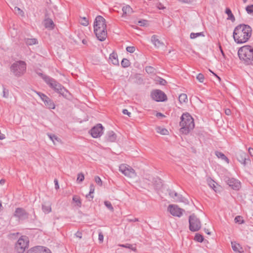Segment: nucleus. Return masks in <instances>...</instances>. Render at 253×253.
Returning a JSON list of instances; mask_svg holds the SVG:
<instances>
[{
  "label": "nucleus",
  "instance_id": "f257e3e1",
  "mask_svg": "<svg viewBox=\"0 0 253 253\" xmlns=\"http://www.w3.org/2000/svg\"><path fill=\"white\" fill-rule=\"evenodd\" d=\"M38 75L56 92L65 98L67 97L68 94L69 93L68 90H66L61 84L56 82L54 79L46 75L43 74L42 73H39Z\"/></svg>",
  "mask_w": 253,
  "mask_h": 253
},
{
  "label": "nucleus",
  "instance_id": "f03ea898",
  "mask_svg": "<svg viewBox=\"0 0 253 253\" xmlns=\"http://www.w3.org/2000/svg\"><path fill=\"white\" fill-rule=\"evenodd\" d=\"M179 125L181 126L180 131L184 134H187L192 130L195 126L194 119L188 113H183L181 116Z\"/></svg>",
  "mask_w": 253,
  "mask_h": 253
},
{
  "label": "nucleus",
  "instance_id": "7ed1b4c3",
  "mask_svg": "<svg viewBox=\"0 0 253 253\" xmlns=\"http://www.w3.org/2000/svg\"><path fill=\"white\" fill-rule=\"evenodd\" d=\"M239 58L247 65H253V47L247 45L239 48L238 51Z\"/></svg>",
  "mask_w": 253,
  "mask_h": 253
},
{
  "label": "nucleus",
  "instance_id": "20e7f679",
  "mask_svg": "<svg viewBox=\"0 0 253 253\" xmlns=\"http://www.w3.org/2000/svg\"><path fill=\"white\" fill-rule=\"evenodd\" d=\"M26 64L23 61H18L13 63L10 66V71L16 77H20L26 72Z\"/></svg>",
  "mask_w": 253,
  "mask_h": 253
},
{
  "label": "nucleus",
  "instance_id": "39448f33",
  "mask_svg": "<svg viewBox=\"0 0 253 253\" xmlns=\"http://www.w3.org/2000/svg\"><path fill=\"white\" fill-rule=\"evenodd\" d=\"M94 32H107L105 19L100 15H98L93 23Z\"/></svg>",
  "mask_w": 253,
  "mask_h": 253
},
{
  "label": "nucleus",
  "instance_id": "423d86ee",
  "mask_svg": "<svg viewBox=\"0 0 253 253\" xmlns=\"http://www.w3.org/2000/svg\"><path fill=\"white\" fill-rule=\"evenodd\" d=\"M29 243L28 238L26 236H22L16 243L15 250L17 253H24L28 247Z\"/></svg>",
  "mask_w": 253,
  "mask_h": 253
},
{
  "label": "nucleus",
  "instance_id": "0eeeda50",
  "mask_svg": "<svg viewBox=\"0 0 253 253\" xmlns=\"http://www.w3.org/2000/svg\"><path fill=\"white\" fill-rule=\"evenodd\" d=\"M189 229L192 232L198 231L201 227V223L199 219L193 213L189 217Z\"/></svg>",
  "mask_w": 253,
  "mask_h": 253
},
{
  "label": "nucleus",
  "instance_id": "6e6552de",
  "mask_svg": "<svg viewBox=\"0 0 253 253\" xmlns=\"http://www.w3.org/2000/svg\"><path fill=\"white\" fill-rule=\"evenodd\" d=\"M252 33H233L234 39L238 43L246 42L251 37Z\"/></svg>",
  "mask_w": 253,
  "mask_h": 253
},
{
  "label": "nucleus",
  "instance_id": "1a4fd4ad",
  "mask_svg": "<svg viewBox=\"0 0 253 253\" xmlns=\"http://www.w3.org/2000/svg\"><path fill=\"white\" fill-rule=\"evenodd\" d=\"M152 98L157 102H163L167 100L166 94L162 90L156 89L151 93Z\"/></svg>",
  "mask_w": 253,
  "mask_h": 253
},
{
  "label": "nucleus",
  "instance_id": "9d476101",
  "mask_svg": "<svg viewBox=\"0 0 253 253\" xmlns=\"http://www.w3.org/2000/svg\"><path fill=\"white\" fill-rule=\"evenodd\" d=\"M119 170L128 177H132L136 175L134 170L126 164H121L119 167Z\"/></svg>",
  "mask_w": 253,
  "mask_h": 253
},
{
  "label": "nucleus",
  "instance_id": "9b49d317",
  "mask_svg": "<svg viewBox=\"0 0 253 253\" xmlns=\"http://www.w3.org/2000/svg\"><path fill=\"white\" fill-rule=\"evenodd\" d=\"M35 92L41 97L46 108L49 109H54L55 108V104L50 98L41 92H38L36 91Z\"/></svg>",
  "mask_w": 253,
  "mask_h": 253
},
{
  "label": "nucleus",
  "instance_id": "f8f14e48",
  "mask_svg": "<svg viewBox=\"0 0 253 253\" xmlns=\"http://www.w3.org/2000/svg\"><path fill=\"white\" fill-rule=\"evenodd\" d=\"M168 211L174 216L180 217L183 214L184 210L180 208L177 205H170L168 208Z\"/></svg>",
  "mask_w": 253,
  "mask_h": 253
},
{
  "label": "nucleus",
  "instance_id": "ddd939ff",
  "mask_svg": "<svg viewBox=\"0 0 253 253\" xmlns=\"http://www.w3.org/2000/svg\"><path fill=\"white\" fill-rule=\"evenodd\" d=\"M103 127L102 125L99 124L94 126L90 130V134L94 138L100 137L103 133Z\"/></svg>",
  "mask_w": 253,
  "mask_h": 253
},
{
  "label": "nucleus",
  "instance_id": "4468645a",
  "mask_svg": "<svg viewBox=\"0 0 253 253\" xmlns=\"http://www.w3.org/2000/svg\"><path fill=\"white\" fill-rule=\"evenodd\" d=\"M225 180L226 183L233 190H238L240 188V182L234 178L227 177Z\"/></svg>",
  "mask_w": 253,
  "mask_h": 253
},
{
  "label": "nucleus",
  "instance_id": "2eb2a0df",
  "mask_svg": "<svg viewBox=\"0 0 253 253\" xmlns=\"http://www.w3.org/2000/svg\"><path fill=\"white\" fill-rule=\"evenodd\" d=\"M237 159L239 162L246 166L247 161H250L249 156L247 153L241 151L237 154Z\"/></svg>",
  "mask_w": 253,
  "mask_h": 253
},
{
  "label": "nucleus",
  "instance_id": "dca6fc26",
  "mask_svg": "<svg viewBox=\"0 0 253 253\" xmlns=\"http://www.w3.org/2000/svg\"><path fill=\"white\" fill-rule=\"evenodd\" d=\"M233 32H252V29L249 25L242 24L236 26Z\"/></svg>",
  "mask_w": 253,
  "mask_h": 253
},
{
  "label": "nucleus",
  "instance_id": "f3484780",
  "mask_svg": "<svg viewBox=\"0 0 253 253\" xmlns=\"http://www.w3.org/2000/svg\"><path fill=\"white\" fill-rule=\"evenodd\" d=\"M14 216L20 219H24L27 217V214L24 209L17 208L14 212Z\"/></svg>",
  "mask_w": 253,
  "mask_h": 253
},
{
  "label": "nucleus",
  "instance_id": "a211bd4d",
  "mask_svg": "<svg viewBox=\"0 0 253 253\" xmlns=\"http://www.w3.org/2000/svg\"><path fill=\"white\" fill-rule=\"evenodd\" d=\"M43 24L45 27L48 30H52L55 26L52 20L47 17L46 15H45V18L43 22Z\"/></svg>",
  "mask_w": 253,
  "mask_h": 253
},
{
  "label": "nucleus",
  "instance_id": "6ab92c4d",
  "mask_svg": "<svg viewBox=\"0 0 253 253\" xmlns=\"http://www.w3.org/2000/svg\"><path fill=\"white\" fill-rule=\"evenodd\" d=\"M152 42L156 47H160L164 45L163 40L159 38L158 36L153 35L151 39Z\"/></svg>",
  "mask_w": 253,
  "mask_h": 253
},
{
  "label": "nucleus",
  "instance_id": "aec40b11",
  "mask_svg": "<svg viewBox=\"0 0 253 253\" xmlns=\"http://www.w3.org/2000/svg\"><path fill=\"white\" fill-rule=\"evenodd\" d=\"M33 253H51L48 249L44 248L42 246H36L33 248Z\"/></svg>",
  "mask_w": 253,
  "mask_h": 253
},
{
  "label": "nucleus",
  "instance_id": "412c9836",
  "mask_svg": "<svg viewBox=\"0 0 253 253\" xmlns=\"http://www.w3.org/2000/svg\"><path fill=\"white\" fill-rule=\"evenodd\" d=\"M122 10L123 12V17L130 15L133 12L132 8L128 5L124 6L122 8Z\"/></svg>",
  "mask_w": 253,
  "mask_h": 253
},
{
  "label": "nucleus",
  "instance_id": "4be33fe9",
  "mask_svg": "<svg viewBox=\"0 0 253 253\" xmlns=\"http://www.w3.org/2000/svg\"><path fill=\"white\" fill-rule=\"evenodd\" d=\"M116 134L113 131H109L108 132L106 136L107 141L110 142H114L116 139Z\"/></svg>",
  "mask_w": 253,
  "mask_h": 253
},
{
  "label": "nucleus",
  "instance_id": "5701e85b",
  "mask_svg": "<svg viewBox=\"0 0 253 253\" xmlns=\"http://www.w3.org/2000/svg\"><path fill=\"white\" fill-rule=\"evenodd\" d=\"M109 58L112 61V62L114 65H119L118 55L117 53L113 52L112 53L110 54Z\"/></svg>",
  "mask_w": 253,
  "mask_h": 253
},
{
  "label": "nucleus",
  "instance_id": "b1692460",
  "mask_svg": "<svg viewBox=\"0 0 253 253\" xmlns=\"http://www.w3.org/2000/svg\"><path fill=\"white\" fill-rule=\"evenodd\" d=\"M44 212L49 213L51 211V204L49 202H45L42 206Z\"/></svg>",
  "mask_w": 253,
  "mask_h": 253
},
{
  "label": "nucleus",
  "instance_id": "393cba45",
  "mask_svg": "<svg viewBox=\"0 0 253 253\" xmlns=\"http://www.w3.org/2000/svg\"><path fill=\"white\" fill-rule=\"evenodd\" d=\"M96 37L100 41H104L107 37V33H94Z\"/></svg>",
  "mask_w": 253,
  "mask_h": 253
},
{
  "label": "nucleus",
  "instance_id": "a878e982",
  "mask_svg": "<svg viewBox=\"0 0 253 253\" xmlns=\"http://www.w3.org/2000/svg\"><path fill=\"white\" fill-rule=\"evenodd\" d=\"M215 155L218 158L225 161L227 163H229V160L228 158L222 152L219 151H216L215 152Z\"/></svg>",
  "mask_w": 253,
  "mask_h": 253
},
{
  "label": "nucleus",
  "instance_id": "bb28decb",
  "mask_svg": "<svg viewBox=\"0 0 253 253\" xmlns=\"http://www.w3.org/2000/svg\"><path fill=\"white\" fill-rule=\"evenodd\" d=\"M225 13L228 15L227 19L231 20L232 22L235 21V17L232 14V11L230 8H226L225 10Z\"/></svg>",
  "mask_w": 253,
  "mask_h": 253
},
{
  "label": "nucleus",
  "instance_id": "cd10ccee",
  "mask_svg": "<svg viewBox=\"0 0 253 253\" xmlns=\"http://www.w3.org/2000/svg\"><path fill=\"white\" fill-rule=\"evenodd\" d=\"M12 10L16 15L21 17L24 16V11L18 7L15 6Z\"/></svg>",
  "mask_w": 253,
  "mask_h": 253
},
{
  "label": "nucleus",
  "instance_id": "c85d7f7f",
  "mask_svg": "<svg viewBox=\"0 0 253 253\" xmlns=\"http://www.w3.org/2000/svg\"><path fill=\"white\" fill-rule=\"evenodd\" d=\"M89 193L88 195H87L86 196V197L87 198H90L91 199V200H92L93 198V196L91 195L92 194H93L94 192V190H95V188H94V186L93 185V184H90V186H89ZM89 201H90V199H89Z\"/></svg>",
  "mask_w": 253,
  "mask_h": 253
},
{
  "label": "nucleus",
  "instance_id": "c756f323",
  "mask_svg": "<svg viewBox=\"0 0 253 253\" xmlns=\"http://www.w3.org/2000/svg\"><path fill=\"white\" fill-rule=\"evenodd\" d=\"M232 249L235 252H238L240 253L244 252L243 250H239V247H240V245L239 244H237L235 242H231Z\"/></svg>",
  "mask_w": 253,
  "mask_h": 253
},
{
  "label": "nucleus",
  "instance_id": "7c9ffc66",
  "mask_svg": "<svg viewBox=\"0 0 253 253\" xmlns=\"http://www.w3.org/2000/svg\"><path fill=\"white\" fill-rule=\"evenodd\" d=\"M73 201L74 202H75L76 204V205L79 207H81L82 206V202L80 199V198L79 196L77 195H74L73 197Z\"/></svg>",
  "mask_w": 253,
  "mask_h": 253
},
{
  "label": "nucleus",
  "instance_id": "2f4dec72",
  "mask_svg": "<svg viewBox=\"0 0 253 253\" xmlns=\"http://www.w3.org/2000/svg\"><path fill=\"white\" fill-rule=\"evenodd\" d=\"M130 63L128 59H126V58H124L122 60L121 65L123 67H124V68L128 67L130 66Z\"/></svg>",
  "mask_w": 253,
  "mask_h": 253
},
{
  "label": "nucleus",
  "instance_id": "473e14b6",
  "mask_svg": "<svg viewBox=\"0 0 253 253\" xmlns=\"http://www.w3.org/2000/svg\"><path fill=\"white\" fill-rule=\"evenodd\" d=\"M47 135L49 138L53 141L54 144H55V140L57 142H59L60 140V139L54 134L50 133L48 134Z\"/></svg>",
  "mask_w": 253,
  "mask_h": 253
},
{
  "label": "nucleus",
  "instance_id": "72a5a7b5",
  "mask_svg": "<svg viewBox=\"0 0 253 253\" xmlns=\"http://www.w3.org/2000/svg\"><path fill=\"white\" fill-rule=\"evenodd\" d=\"M145 71L148 74H155L156 69L152 66H146L145 67Z\"/></svg>",
  "mask_w": 253,
  "mask_h": 253
},
{
  "label": "nucleus",
  "instance_id": "f704fd0d",
  "mask_svg": "<svg viewBox=\"0 0 253 253\" xmlns=\"http://www.w3.org/2000/svg\"><path fill=\"white\" fill-rule=\"evenodd\" d=\"M79 22L81 24H82L83 26H86L88 25V21L85 17H80V19H79Z\"/></svg>",
  "mask_w": 253,
  "mask_h": 253
},
{
  "label": "nucleus",
  "instance_id": "c9c22d12",
  "mask_svg": "<svg viewBox=\"0 0 253 253\" xmlns=\"http://www.w3.org/2000/svg\"><path fill=\"white\" fill-rule=\"evenodd\" d=\"M179 101L180 103L186 102L187 101V95L182 93L179 96Z\"/></svg>",
  "mask_w": 253,
  "mask_h": 253
},
{
  "label": "nucleus",
  "instance_id": "e433bc0d",
  "mask_svg": "<svg viewBox=\"0 0 253 253\" xmlns=\"http://www.w3.org/2000/svg\"><path fill=\"white\" fill-rule=\"evenodd\" d=\"M194 239L195 240L201 243L204 241V238L202 235L197 233L195 236Z\"/></svg>",
  "mask_w": 253,
  "mask_h": 253
},
{
  "label": "nucleus",
  "instance_id": "4c0bfd02",
  "mask_svg": "<svg viewBox=\"0 0 253 253\" xmlns=\"http://www.w3.org/2000/svg\"><path fill=\"white\" fill-rule=\"evenodd\" d=\"M199 36H205L203 33H191L190 38L192 39H195Z\"/></svg>",
  "mask_w": 253,
  "mask_h": 253
},
{
  "label": "nucleus",
  "instance_id": "58836bf2",
  "mask_svg": "<svg viewBox=\"0 0 253 253\" xmlns=\"http://www.w3.org/2000/svg\"><path fill=\"white\" fill-rule=\"evenodd\" d=\"M234 220L236 223H238L239 224H242L244 223V220L243 219V217L241 216H237L235 218Z\"/></svg>",
  "mask_w": 253,
  "mask_h": 253
},
{
  "label": "nucleus",
  "instance_id": "ea45409f",
  "mask_svg": "<svg viewBox=\"0 0 253 253\" xmlns=\"http://www.w3.org/2000/svg\"><path fill=\"white\" fill-rule=\"evenodd\" d=\"M84 175L83 173H80L78 174L77 180L79 183L83 182L84 181Z\"/></svg>",
  "mask_w": 253,
  "mask_h": 253
},
{
  "label": "nucleus",
  "instance_id": "a19ab883",
  "mask_svg": "<svg viewBox=\"0 0 253 253\" xmlns=\"http://www.w3.org/2000/svg\"><path fill=\"white\" fill-rule=\"evenodd\" d=\"M104 204L106 206V207L108 209H109L110 210H111V211H113L114 210V208L111 204V203L109 202V201H105L104 202Z\"/></svg>",
  "mask_w": 253,
  "mask_h": 253
},
{
  "label": "nucleus",
  "instance_id": "79ce46f5",
  "mask_svg": "<svg viewBox=\"0 0 253 253\" xmlns=\"http://www.w3.org/2000/svg\"><path fill=\"white\" fill-rule=\"evenodd\" d=\"M197 79L201 83H203L204 80V76L203 74L200 73L199 74L197 77Z\"/></svg>",
  "mask_w": 253,
  "mask_h": 253
},
{
  "label": "nucleus",
  "instance_id": "37998d69",
  "mask_svg": "<svg viewBox=\"0 0 253 253\" xmlns=\"http://www.w3.org/2000/svg\"><path fill=\"white\" fill-rule=\"evenodd\" d=\"M247 12L249 14H252L253 13V5H248L246 8Z\"/></svg>",
  "mask_w": 253,
  "mask_h": 253
},
{
  "label": "nucleus",
  "instance_id": "c03bdc74",
  "mask_svg": "<svg viewBox=\"0 0 253 253\" xmlns=\"http://www.w3.org/2000/svg\"><path fill=\"white\" fill-rule=\"evenodd\" d=\"M94 180H95V181L96 182V183L99 186H101L102 185V180L99 176H95Z\"/></svg>",
  "mask_w": 253,
  "mask_h": 253
},
{
  "label": "nucleus",
  "instance_id": "a18cd8bd",
  "mask_svg": "<svg viewBox=\"0 0 253 253\" xmlns=\"http://www.w3.org/2000/svg\"><path fill=\"white\" fill-rule=\"evenodd\" d=\"M169 195L172 197V198H174V197H177L178 195V194L175 192L174 191L169 190Z\"/></svg>",
  "mask_w": 253,
  "mask_h": 253
},
{
  "label": "nucleus",
  "instance_id": "49530a36",
  "mask_svg": "<svg viewBox=\"0 0 253 253\" xmlns=\"http://www.w3.org/2000/svg\"><path fill=\"white\" fill-rule=\"evenodd\" d=\"M120 246L125 247L126 248L130 249L131 250H132L133 251L136 250V248L135 247H133V246L130 244L122 245H120Z\"/></svg>",
  "mask_w": 253,
  "mask_h": 253
},
{
  "label": "nucleus",
  "instance_id": "de8ad7c7",
  "mask_svg": "<svg viewBox=\"0 0 253 253\" xmlns=\"http://www.w3.org/2000/svg\"><path fill=\"white\" fill-rule=\"evenodd\" d=\"M8 90L6 89L5 87H3V97L5 98H7L8 97Z\"/></svg>",
  "mask_w": 253,
  "mask_h": 253
},
{
  "label": "nucleus",
  "instance_id": "09e8293b",
  "mask_svg": "<svg viewBox=\"0 0 253 253\" xmlns=\"http://www.w3.org/2000/svg\"><path fill=\"white\" fill-rule=\"evenodd\" d=\"M135 47L134 46H127L126 48V50L129 53H133L135 51Z\"/></svg>",
  "mask_w": 253,
  "mask_h": 253
},
{
  "label": "nucleus",
  "instance_id": "8fccbe9b",
  "mask_svg": "<svg viewBox=\"0 0 253 253\" xmlns=\"http://www.w3.org/2000/svg\"><path fill=\"white\" fill-rule=\"evenodd\" d=\"M147 21L145 20H141L138 21V24L139 26H145L147 24Z\"/></svg>",
  "mask_w": 253,
  "mask_h": 253
},
{
  "label": "nucleus",
  "instance_id": "3c124183",
  "mask_svg": "<svg viewBox=\"0 0 253 253\" xmlns=\"http://www.w3.org/2000/svg\"><path fill=\"white\" fill-rule=\"evenodd\" d=\"M159 84L161 85H165L167 84V81L165 80L160 78Z\"/></svg>",
  "mask_w": 253,
  "mask_h": 253
},
{
  "label": "nucleus",
  "instance_id": "603ef678",
  "mask_svg": "<svg viewBox=\"0 0 253 253\" xmlns=\"http://www.w3.org/2000/svg\"><path fill=\"white\" fill-rule=\"evenodd\" d=\"M177 199H176V201L178 202H183V197L182 196V195L178 194V195L176 197Z\"/></svg>",
  "mask_w": 253,
  "mask_h": 253
},
{
  "label": "nucleus",
  "instance_id": "864d4df0",
  "mask_svg": "<svg viewBox=\"0 0 253 253\" xmlns=\"http://www.w3.org/2000/svg\"><path fill=\"white\" fill-rule=\"evenodd\" d=\"M177 199H176V201L178 202H183V197L182 196V195L178 194V195L176 197Z\"/></svg>",
  "mask_w": 253,
  "mask_h": 253
},
{
  "label": "nucleus",
  "instance_id": "5fc2aeb1",
  "mask_svg": "<svg viewBox=\"0 0 253 253\" xmlns=\"http://www.w3.org/2000/svg\"><path fill=\"white\" fill-rule=\"evenodd\" d=\"M127 221L128 222H137L139 221V219L137 218H127Z\"/></svg>",
  "mask_w": 253,
  "mask_h": 253
},
{
  "label": "nucleus",
  "instance_id": "6e6d98bb",
  "mask_svg": "<svg viewBox=\"0 0 253 253\" xmlns=\"http://www.w3.org/2000/svg\"><path fill=\"white\" fill-rule=\"evenodd\" d=\"M98 240L100 242H102L103 241V235L102 232H100L98 235Z\"/></svg>",
  "mask_w": 253,
  "mask_h": 253
},
{
  "label": "nucleus",
  "instance_id": "4d7b16f0",
  "mask_svg": "<svg viewBox=\"0 0 253 253\" xmlns=\"http://www.w3.org/2000/svg\"><path fill=\"white\" fill-rule=\"evenodd\" d=\"M54 184H55V188L56 190H58L59 188V184H58V180L57 179H55L54 180Z\"/></svg>",
  "mask_w": 253,
  "mask_h": 253
},
{
  "label": "nucleus",
  "instance_id": "13d9d810",
  "mask_svg": "<svg viewBox=\"0 0 253 253\" xmlns=\"http://www.w3.org/2000/svg\"><path fill=\"white\" fill-rule=\"evenodd\" d=\"M123 113L125 115H127L128 117H130L131 113L128 111L127 109H123Z\"/></svg>",
  "mask_w": 253,
  "mask_h": 253
},
{
  "label": "nucleus",
  "instance_id": "bf43d9fd",
  "mask_svg": "<svg viewBox=\"0 0 253 253\" xmlns=\"http://www.w3.org/2000/svg\"><path fill=\"white\" fill-rule=\"evenodd\" d=\"M225 113L226 115H230L231 114V111L229 109H225Z\"/></svg>",
  "mask_w": 253,
  "mask_h": 253
},
{
  "label": "nucleus",
  "instance_id": "052dcab7",
  "mask_svg": "<svg viewBox=\"0 0 253 253\" xmlns=\"http://www.w3.org/2000/svg\"><path fill=\"white\" fill-rule=\"evenodd\" d=\"M82 233L81 232H79V231H78L76 233V236H77V237L80 238V239H81L82 238Z\"/></svg>",
  "mask_w": 253,
  "mask_h": 253
},
{
  "label": "nucleus",
  "instance_id": "680f3d73",
  "mask_svg": "<svg viewBox=\"0 0 253 253\" xmlns=\"http://www.w3.org/2000/svg\"><path fill=\"white\" fill-rule=\"evenodd\" d=\"M26 43L28 45H32V39H27Z\"/></svg>",
  "mask_w": 253,
  "mask_h": 253
},
{
  "label": "nucleus",
  "instance_id": "e2e57ef3",
  "mask_svg": "<svg viewBox=\"0 0 253 253\" xmlns=\"http://www.w3.org/2000/svg\"><path fill=\"white\" fill-rule=\"evenodd\" d=\"M156 116L157 117H165V116L161 113H157V114H156Z\"/></svg>",
  "mask_w": 253,
  "mask_h": 253
},
{
  "label": "nucleus",
  "instance_id": "0e129e2a",
  "mask_svg": "<svg viewBox=\"0 0 253 253\" xmlns=\"http://www.w3.org/2000/svg\"><path fill=\"white\" fill-rule=\"evenodd\" d=\"M218 46H219V49L220 50V52H221V54H222V55L223 56H224V55H224V52H223V50L222 49L221 46V45H220V44L219 43H218Z\"/></svg>",
  "mask_w": 253,
  "mask_h": 253
},
{
  "label": "nucleus",
  "instance_id": "69168bd1",
  "mask_svg": "<svg viewBox=\"0 0 253 253\" xmlns=\"http://www.w3.org/2000/svg\"><path fill=\"white\" fill-rule=\"evenodd\" d=\"M157 7L159 9H163L165 8V7L163 6L161 3H159V4L157 5Z\"/></svg>",
  "mask_w": 253,
  "mask_h": 253
},
{
  "label": "nucleus",
  "instance_id": "338daca9",
  "mask_svg": "<svg viewBox=\"0 0 253 253\" xmlns=\"http://www.w3.org/2000/svg\"><path fill=\"white\" fill-rule=\"evenodd\" d=\"M248 151H249V153H250V154L252 156H253V149L252 148H249Z\"/></svg>",
  "mask_w": 253,
  "mask_h": 253
},
{
  "label": "nucleus",
  "instance_id": "774afa93",
  "mask_svg": "<svg viewBox=\"0 0 253 253\" xmlns=\"http://www.w3.org/2000/svg\"><path fill=\"white\" fill-rule=\"evenodd\" d=\"M168 132L167 130L166 129H162L161 131V133L162 134H166V132Z\"/></svg>",
  "mask_w": 253,
  "mask_h": 253
}]
</instances>
